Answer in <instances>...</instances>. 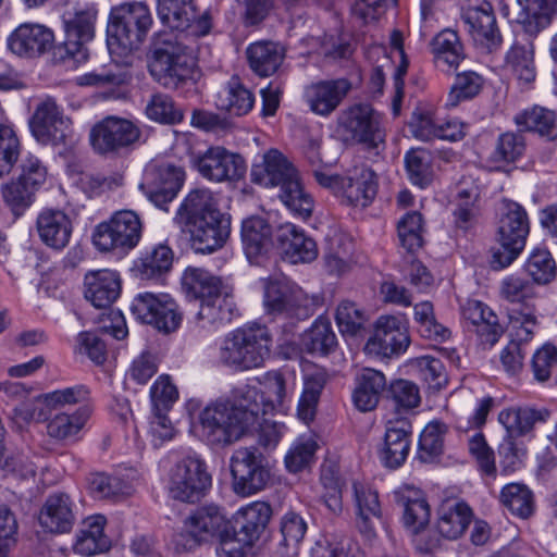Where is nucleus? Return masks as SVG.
<instances>
[{
    "label": "nucleus",
    "instance_id": "nucleus-1",
    "mask_svg": "<svg viewBox=\"0 0 557 557\" xmlns=\"http://www.w3.org/2000/svg\"><path fill=\"white\" fill-rule=\"evenodd\" d=\"M261 384L263 389L252 385L234 388L201 410V434L209 444H233L255 428L261 416L285 405L288 386L282 372H267Z\"/></svg>",
    "mask_w": 557,
    "mask_h": 557
},
{
    "label": "nucleus",
    "instance_id": "nucleus-2",
    "mask_svg": "<svg viewBox=\"0 0 557 557\" xmlns=\"http://www.w3.org/2000/svg\"><path fill=\"white\" fill-rule=\"evenodd\" d=\"M175 219L189 233L196 252L211 253L223 247L228 238L230 219L221 212L218 199L208 188L189 191Z\"/></svg>",
    "mask_w": 557,
    "mask_h": 557
},
{
    "label": "nucleus",
    "instance_id": "nucleus-3",
    "mask_svg": "<svg viewBox=\"0 0 557 557\" xmlns=\"http://www.w3.org/2000/svg\"><path fill=\"white\" fill-rule=\"evenodd\" d=\"M148 69L153 79L168 89L195 81L197 63L189 49L173 33L158 34L150 47Z\"/></svg>",
    "mask_w": 557,
    "mask_h": 557
},
{
    "label": "nucleus",
    "instance_id": "nucleus-4",
    "mask_svg": "<svg viewBox=\"0 0 557 557\" xmlns=\"http://www.w3.org/2000/svg\"><path fill=\"white\" fill-rule=\"evenodd\" d=\"M182 284L188 296L200 301L198 319L209 324L231 322L234 315L233 286L201 268L184 271Z\"/></svg>",
    "mask_w": 557,
    "mask_h": 557
},
{
    "label": "nucleus",
    "instance_id": "nucleus-5",
    "mask_svg": "<svg viewBox=\"0 0 557 557\" xmlns=\"http://www.w3.org/2000/svg\"><path fill=\"white\" fill-rule=\"evenodd\" d=\"M273 336L265 325L246 324L225 336L219 359L235 371L252 370L264 366L271 356Z\"/></svg>",
    "mask_w": 557,
    "mask_h": 557
},
{
    "label": "nucleus",
    "instance_id": "nucleus-6",
    "mask_svg": "<svg viewBox=\"0 0 557 557\" xmlns=\"http://www.w3.org/2000/svg\"><path fill=\"white\" fill-rule=\"evenodd\" d=\"M151 25V13L143 2L122 3L112 8L107 26L110 51L126 54L137 49Z\"/></svg>",
    "mask_w": 557,
    "mask_h": 557
},
{
    "label": "nucleus",
    "instance_id": "nucleus-7",
    "mask_svg": "<svg viewBox=\"0 0 557 557\" xmlns=\"http://www.w3.org/2000/svg\"><path fill=\"white\" fill-rule=\"evenodd\" d=\"M529 233L525 209L516 201L504 200L497 228L499 247L492 252V269L499 271L509 267L523 251Z\"/></svg>",
    "mask_w": 557,
    "mask_h": 557
},
{
    "label": "nucleus",
    "instance_id": "nucleus-8",
    "mask_svg": "<svg viewBox=\"0 0 557 557\" xmlns=\"http://www.w3.org/2000/svg\"><path fill=\"white\" fill-rule=\"evenodd\" d=\"M314 177L319 185L329 188L341 203L354 208L369 207L379 191V177L367 166L355 168L346 175L314 171Z\"/></svg>",
    "mask_w": 557,
    "mask_h": 557
},
{
    "label": "nucleus",
    "instance_id": "nucleus-9",
    "mask_svg": "<svg viewBox=\"0 0 557 557\" xmlns=\"http://www.w3.org/2000/svg\"><path fill=\"white\" fill-rule=\"evenodd\" d=\"M144 223L134 210L115 211L107 221L96 225L92 244L101 252L125 255L139 244Z\"/></svg>",
    "mask_w": 557,
    "mask_h": 557
},
{
    "label": "nucleus",
    "instance_id": "nucleus-10",
    "mask_svg": "<svg viewBox=\"0 0 557 557\" xmlns=\"http://www.w3.org/2000/svg\"><path fill=\"white\" fill-rule=\"evenodd\" d=\"M230 522L221 508L214 505L202 506L193 510L184 520L183 530L176 537V547L191 550L202 543L219 537L223 550L232 536Z\"/></svg>",
    "mask_w": 557,
    "mask_h": 557
},
{
    "label": "nucleus",
    "instance_id": "nucleus-11",
    "mask_svg": "<svg viewBox=\"0 0 557 557\" xmlns=\"http://www.w3.org/2000/svg\"><path fill=\"white\" fill-rule=\"evenodd\" d=\"M212 485L206 462L197 456L180 459L169 472L168 490L173 499L197 503Z\"/></svg>",
    "mask_w": 557,
    "mask_h": 557
},
{
    "label": "nucleus",
    "instance_id": "nucleus-12",
    "mask_svg": "<svg viewBox=\"0 0 557 557\" xmlns=\"http://www.w3.org/2000/svg\"><path fill=\"white\" fill-rule=\"evenodd\" d=\"M89 139L94 150L102 156H116L145 141L136 123L117 116H107L95 124Z\"/></svg>",
    "mask_w": 557,
    "mask_h": 557
},
{
    "label": "nucleus",
    "instance_id": "nucleus-13",
    "mask_svg": "<svg viewBox=\"0 0 557 557\" xmlns=\"http://www.w3.org/2000/svg\"><path fill=\"white\" fill-rule=\"evenodd\" d=\"M97 15L98 11L92 5L78 7L63 14L65 40L58 48L64 52L60 54L61 61L71 60L75 64L87 61L89 51L86 45L95 36Z\"/></svg>",
    "mask_w": 557,
    "mask_h": 557
},
{
    "label": "nucleus",
    "instance_id": "nucleus-14",
    "mask_svg": "<svg viewBox=\"0 0 557 557\" xmlns=\"http://www.w3.org/2000/svg\"><path fill=\"white\" fill-rule=\"evenodd\" d=\"M233 491L247 497L263 491L271 470L264 456L255 447H240L231 457Z\"/></svg>",
    "mask_w": 557,
    "mask_h": 557
},
{
    "label": "nucleus",
    "instance_id": "nucleus-15",
    "mask_svg": "<svg viewBox=\"0 0 557 557\" xmlns=\"http://www.w3.org/2000/svg\"><path fill=\"white\" fill-rule=\"evenodd\" d=\"M33 136L41 145L69 147L76 141L70 117L51 98L40 102L29 121Z\"/></svg>",
    "mask_w": 557,
    "mask_h": 557
},
{
    "label": "nucleus",
    "instance_id": "nucleus-16",
    "mask_svg": "<svg viewBox=\"0 0 557 557\" xmlns=\"http://www.w3.org/2000/svg\"><path fill=\"white\" fill-rule=\"evenodd\" d=\"M263 305L270 315L305 320L313 314L315 300L301 288L275 280L264 285Z\"/></svg>",
    "mask_w": 557,
    "mask_h": 557
},
{
    "label": "nucleus",
    "instance_id": "nucleus-17",
    "mask_svg": "<svg viewBox=\"0 0 557 557\" xmlns=\"http://www.w3.org/2000/svg\"><path fill=\"white\" fill-rule=\"evenodd\" d=\"M193 164L203 178L214 183L238 182L247 172L245 159L222 146L208 148L194 158Z\"/></svg>",
    "mask_w": 557,
    "mask_h": 557
},
{
    "label": "nucleus",
    "instance_id": "nucleus-18",
    "mask_svg": "<svg viewBox=\"0 0 557 557\" xmlns=\"http://www.w3.org/2000/svg\"><path fill=\"white\" fill-rule=\"evenodd\" d=\"M131 310L136 319L163 333L174 332L182 322L178 307L168 294L140 293L134 298Z\"/></svg>",
    "mask_w": 557,
    "mask_h": 557
},
{
    "label": "nucleus",
    "instance_id": "nucleus-19",
    "mask_svg": "<svg viewBox=\"0 0 557 557\" xmlns=\"http://www.w3.org/2000/svg\"><path fill=\"white\" fill-rule=\"evenodd\" d=\"M461 20L474 45L484 52L498 50L503 42L493 7L484 0H475L462 8Z\"/></svg>",
    "mask_w": 557,
    "mask_h": 557
},
{
    "label": "nucleus",
    "instance_id": "nucleus-20",
    "mask_svg": "<svg viewBox=\"0 0 557 557\" xmlns=\"http://www.w3.org/2000/svg\"><path fill=\"white\" fill-rule=\"evenodd\" d=\"M380 113L371 104L356 103L341 112L338 125L352 140L374 149L379 144L376 135L380 132Z\"/></svg>",
    "mask_w": 557,
    "mask_h": 557
},
{
    "label": "nucleus",
    "instance_id": "nucleus-21",
    "mask_svg": "<svg viewBox=\"0 0 557 557\" xmlns=\"http://www.w3.org/2000/svg\"><path fill=\"white\" fill-rule=\"evenodd\" d=\"M273 236L276 248L290 263H309L318 257V246L314 239L293 223L280 224Z\"/></svg>",
    "mask_w": 557,
    "mask_h": 557
},
{
    "label": "nucleus",
    "instance_id": "nucleus-22",
    "mask_svg": "<svg viewBox=\"0 0 557 557\" xmlns=\"http://www.w3.org/2000/svg\"><path fill=\"white\" fill-rule=\"evenodd\" d=\"M54 45L53 32L41 24L24 23L8 38L9 50L22 58H38L50 51Z\"/></svg>",
    "mask_w": 557,
    "mask_h": 557
},
{
    "label": "nucleus",
    "instance_id": "nucleus-23",
    "mask_svg": "<svg viewBox=\"0 0 557 557\" xmlns=\"http://www.w3.org/2000/svg\"><path fill=\"white\" fill-rule=\"evenodd\" d=\"M461 318L465 326L475 332L482 345L492 347L503 335L497 314L483 301L468 299L461 306Z\"/></svg>",
    "mask_w": 557,
    "mask_h": 557
},
{
    "label": "nucleus",
    "instance_id": "nucleus-24",
    "mask_svg": "<svg viewBox=\"0 0 557 557\" xmlns=\"http://www.w3.org/2000/svg\"><path fill=\"white\" fill-rule=\"evenodd\" d=\"M75 508L76 505L67 493H51L39 511V524L49 533H70L76 520Z\"/></svg>",
    "mask_w": 557,
    "mask_h": 557
},
{
    "label": "nucleus",
    "instance_id": "nucleus-25",
    "mask_svg": "<svg viewBox=\"0 0 557 557\" xmlns=\"http://www.w3.org/2000/svg\"><path fill=\"white\" fill-rule=\"evenodd\" d=\"M351 89L347 78L312 83L305 88L304 98L310 110L322 116L334 112Z\"/></svg>",
    "mask_w": 557,
    "mask_h": 557
},
{
    "label": "nucleus",
    "instance_id": "nucleus-26",
    "mask_svg": "<svg viewBox=\"0 0 557 557\" xmlns=\"http://www.w3.org/2000/svg\"><path fill=\"white\" fill-rule=\"evenodd\" d=\"M91 413L92 408L89 405H83L72 413L58 412L46 420V434L58 444L77 443L82 438L83 430Z\"/></svg>",
    "mask_w": 557,
    "mask_h": 557
},
{
    "label": "nucleus",
    "instance_id": "nucleus-27",
    "mask_svg": "<svg viewBox=\"0 0 557 557\" xmlns=\"http://www.w3.org/2000/svg\"><path fill=\"white\" fill-rule=\"evenodd\" d=\"M394 498L403 508V522L408 530L417 534L429 525L431 508L423 491L405 485L394 492Z\"/></svg>",
    "mask_w": 557,
    "mask_h": 557
},
{
    "label": "nucleus",
    "instance_id": "nucleus-28",
    "mask_svg": "<svg viewBox=\"0 0 557 557\" xmlns=\"http://www.w3.org/2000/svg\"><path fill=\"white\" fill-rule=\"evenodd\" d=\"M298 176L296 168L277 149H270L263 156L261 165H255L251 170L253 183L269 186L284 187L289 181Z\"/></svg>",
    "mask_w": 557,
    "mask_h": 557
},
{
    "label": "nucleus",
    "instance_id": "nucleus-29",
    "mask_svg": "<svg viewBox=\"0 0 557 557\" xmlns=\"http://www.w3.org/2000/svg\"><path fill=\"white\" fill-rule=\"evenodd\" d=\"M550 410L533 406H516L503 409L498 413V422L511 436L530 435L537 425L544 424L550 418Z\"/></svg>",
    "mask_w": 557,
    "mask_h": 557
},
{
    "label": "nucleus",
    "instance_id": "nucleus-30",
    "mask_svg": "<svg viewBox=\"0 0 557 557\" xmlns=\"http://www.w3.org/2000/svg\"><path fill=\"white\" fill-rule=\"evenodd\" d=\"M36 227L41 242L55 250L69 245L73 232L70 216L59 209H44L37 216Z\"/></svg>",
    "mask_w": 557,
    "mask_h": 557
},
{
    "label": "nucleus",
    "instance_id": "nucleus-31",
    "mask_svg": "<svg viewBox=\"0 0 557 557\" xmlns=\"http://www.w3.org/2000/svg\"><path fill=\"white\" fill-rule=\"evenodd\" d=\"M84 285L85 298L96 308L110 307L121 293V278L113 270L88 272L84 278Z\"/></svg>",
    "mask_w": 557,
    "mask_h": 557
},
{
    "label": "nucleus",
    "instance_id": "nucleus-32",
    "mask_svg": "<svg viewBox=\"0 0 557 557\" xmlns=\"http://www.w3.org/2000/svg\"><path fill=\"white\" fill-rule=\"evenodd\" d=\"M272 509L264 502H253L239 509L235 517L236 529L234 533L239 536L238 541L251 546L264 532Z\"/></svg>",
    "mask_w": 557,
    "mask_h": 557
},
{
    "label": "nucleus",
    "instance_id": "nucleus-33",
    "mask_svg": "<svg viewBox=\"0 0 557 557\" xmlns=\"http://www.w3.org/2000/svg\"><path fill=\"white\" fill-rule=\"evenodd\" d=\"M436 69L450 73L466 59L465 47L457 32L446 28L436 34L430 42Z\"/></svg>",
    "mask_w": 557,
    "mask_h": 557
},
{
    "label": "nucleus",
    "instance_id": "nucleus-34",
    "mask_svg": "<svg viewBox=\"0 0 557 557\" xmlns=\"http://www.w3.org/2000/svg\"><path fill=\"white\" fill-rule=\"evenodd\" d=\"M473 518L470 506L456 499L444 500L437 509L436 530L447 540L459 539Z\"/></svg>",
    "mask_w": 557,
    "mask_h": 557
},
{
    "label": "nucleus",
    "instance_id": "nucleus-35",
    "mask_svg": "<svg viewBox=\"0 0 557 557\" xmlns=\"http://www.w3.org/2000/svg\"><path fill=\"white\" fill-rule=\"evenodd\" d=\"M354 491L358 507L359 531L366 540L372 541L377 537L375 524L382 521L380 493L359 483H354Z\"/></svg>",
    "mask_w": 557,
    "mask_h": 557
},
{
    "label": "nucleus",
    "instance_id": "nucleus-36",
    "mask_svg": "<svg viewBox=\"0 0 557 557\" xmlns=\"http://www.w3.org/2000/svg\"><path fill=\"white\" fill-rule=\"evenodd\" d=\"M107 518L103 515H92L85 518L76 534L73 550L82 556H94L109 550L110 539L104 534Z\"/></svg>",
    "mask_w": 557,
    "mask_h": 557
},
{
    "label": "nucleus",
    "instance_id": "nucleus-37",
    "mask_svg": "<svg viewBox=\"0 0 557 557\" xmlns=\"http://www.w3.org/2000/svg\"><path fill=\"white\" fill-rule=\"evenodd\" d=\"M411 423L406 418L385 424V467L396 469L408 457L410 450Z\"/></svg>",
    "mask_w": 557,
    "mask_h": 557
},
{
    "label": "nucleus",
    "instance_id": "nucleus-38",
    "mask_svg": "<svg viewBox=\"0 0 557 557\" xmlns=\"http://www.w3.org/2000/svg\"><path fill=\"white\" fill-rule=\"evenodd\" d=\"M173 251L164 244L145 250L134 261L132 272L139 280H156L168 273L173 264Z\"/></svg>",
    "mask_w": 557,
    "mask_h": 557
},
{
    "label": "nucleus",
    "instance_id": "nucleus-39",
    "mask_svg": "<svg viewBox=\"0 0 557 557\" xmlns=\"http://www.w3.org/2000/svg\"><path fill=\"white\" fill-rule=\"evenodd\" d=\"M246 54L252 72L261 77H268L283 63L285 50L273 41H257L248 46Z\"/></svg>",
    "mask_w": 557,
    "mask_h": 557
},
{
    "label": "nucleus",
    "instance_id": "nucleus-40",
    "mask_svg": "<svg viewBox=\"0 0 557 557\" xmlns=\"http://www.w3.org/2000/svg\"><path fill=\"white\" fill-rule=\"evenodd\" d=\"M307 530L308 525L302 516L295 511L286 512L280 522L276 554L281 557H297Z\"/></svg>",
    "mask_w": 557,
    "mask_h": 557
},
{
    "label": "nucleus",
    "instance_id": "nucleus-41",
    "mask_svg": "<svg viewBox=\"0 0 557 557\" xmlns=\"http://www.w3.org/2000/svg\"><path fill=\"white\" fill-rule=\"evenodd\" d=\"M539 311L534 304H524L508 310V330L512 342L530 343L539 326Z\"/></svg>",
    "mask_w": 557,
    "mask_h": 557
},
{
    "label": "nucleus",
    "instance_id": "nucleus-42",
    "mask_svg": "<svg viewBox=\"0 0 557 557\" xmlns=\"http://www.w3.org/2000/svg\"><path fill=\"white\" fill-rule=\"evenodd\" d=\"M411 345L409 321L405 313L385 315V360L404 356Z\"/></svg>",
    "mask_w": 557,
    "mask_h": 557
},
{
    "label": "nucleus",
    "instance_id": "nucleus-43",
    "mask_svg": "<svg viewBox=\"0 0 557 557\" xmlns=\"http://www.w3.org/2000/svg\"><path fill=\"white\" fill-rule=\"evenodd\" d=\"M506 65L521 82L530 84L535 79L534 47L529 38L515 40L506 53Z\"/></svg>",
    "mask_w": 557,
    "mask_h": 557
},
{
    "label": "nucleus",
    "instance_id": "nucleus-44",
    "mask_svg": "<svg viewBox=\"0 0 557 557\" xmlns=\"http://www.w3.org/2000/svg\"><path fill=\"white\" fill-rule=\"evenodd\" d=\"M255 103L253 94L246 88L237 76H233L218 95L216 106L230 114H247Z\"/></svg>",
    "mask_w": 557,
    "mask_h": 557
},
{
    "label": "nucleus",
    "instance_id": "nucleus-45",
    "mask_svg": "<svg viewBox=\"0 0 557 557\" xmlns=\"http://www.w3.org/2000/svg\"><path fill=\"white\" fill-rule=\"evenodd\" d=\"M382 389L383 374L370 368L363 369L352 395L356 407L364 412L373 410L379 405Z\"/></svg>",
    "mask_w": 557,
    "mask_h": 557
},
{
    "label": "nucleus",
    "instance_id": "nucleus-46",
    "mask_svg": "<svg viewBox=\"0 0 557 557\" xmlns=\"http://www.w3.org/2000/svg\"><path fill=\"white\" fill-rule=\"evenodd\" d=\"M272 228L260 216H251L243 221L242 240L248 258L260 256L269 246Z\"/></svg>",
    "mask_w": 557,
    "mask_h": 557
},
{
    "label": "nucleus",
    "instance_id": "nucleus-47",
    "mask_svg": "<svg viewBox=\"0 0 557 557\" xmlns=\"http://www.w3.org/2000/svg\"><path fill=\"white\" fill-rule=\"evenodd\" d=\"M336 336L331 322L326 318H318L301 337V346L312 355L325 356L336 346Z\"/></svg>",
    "mask_w": 557,
    "mask_h": 557
},
{
    "label": "nucleus",
    "instance_id": "nucleus-48",
    "mask_svg": "<svg viewBox=\"0 0 557 557\" xmlns=\"http://www.w3.org/2000/svg\"><path fill=\"white\" fill-rule=\"evenodd\" d=\"M158 14L170 28L185 30L196 18V9L191 0H158Z\"/></svg>",
    "mask_w": 557,
    "mask_h": 557
},
{
    "label": "nucleus",
    "instance_id": "nucleus-49",
    "mask_svg": "<svg viewBox=\"0 0 557 557\" xmlns=\"http://www.w3.org/2000/svg\"><path fill=\"white\" fill-rule=\"evenodd\" d=\"M515 123L524 131L539 133L541 136H557L556 114L543 107H533L515 116Z\"/></svg>",
    "mask_w": 557,
    "mask_h": 557
},
{
    "label": "nucleus",
    "instance_id": "nucleus-50",
    "mask_svg": "<svg viewBox=\"0 0 557 557\" xmlns=\"http://www.w3.org/2000/svg\"><path fill=\"white\" fill-rule=\"evenodd\" d=\"M389 46L393 52H395L399 62L396 65L393 74L394 84V96L392 99V111L394 116H398L401 109V102L404 98V77L407 75L409 60L404 50V34L399 29H394L389 35Z\"/></svg>",
    "mask_w": 557,
    "mask_h": 557
},
{
    "label": "nucleus",
    "instance_id": "nucleus-51",
    "mask_svg": "<svg viewBox=\"0 0 557 557\" xmlns=\"http://www.w3.org/2000/svg\"><path fill=\"white\" fill-rule=\"evenodd\" d=\"M533 380L542 385H552L557 379V347L545 343L539 347L530 360Z\"/></svg>",
    "mask_w": 557,
    "mask_h": 557
},
{
    "label": "nucleus",
    "instance_id": "nucleus-52",
    "mask_svg": "<svg viewBox=\"0 0 557 557\" xmlns=\"http://www.w3.org/2000/svg\"><path fill=\"white\" fill-rule=\"evenodd\" d=\"M400 246L409 253H414L424 244V220L420 212H407L397 223Z\"/></svg>",
    "mask_w": 557,
    "mask_h": 557
},
{
    "label": "nucleus",
    "instance_id": "nucleus-53",
    "mask_svg": "<svg viewBox=\"0 0 557 557\" xmlns=\"http://www.w3.org/2000/svg\"><path fill=\"white\" fill-rule=\"evenodd\" d=\"M524 270L532 278L533 284L546 285L557 274L556 262L548 249L537 247L532 250L524 263Z\"/></svg>",
    "mask_w": 557,
    "mask_h": 557
},
{
    "label": "nucleus",
    "instance_id": "nucleus-54",
    "mask_svg": "<svg viewBox=\"0 0 557 557\" xmlns=\"http://www.w3.org/2000/svg\"><path fill=\"white\" fill-rule=\"evenodd\" d=\"M413 369L418 376L428 383L430 388L442 389L448 383L446 369L443 362L432 356H421L409 359L406 364Z\"/></svg>",
    "mask_w": 557,
    "mask_h": 557
},
{
    "label": "nucleus",
    "instance_id": "nucleus-55",
    "mask_svg": "<svg viewBox=\"0 0 557 557\" xmlns=\"http://www.w3.org/2000/svg\"><path fill=\"white\" fill-rule=\"evenodd\" d=\"M37 191L16 177L10 180L1 187L4 203L16 216L22 215L35 201Z\"/></svg>",
    "mask_w": 557,
    "mask_h": 557
},
{
    "label": "nucleus",
    "instance_id": "nucleus-56",
    "mask_svg": "<svg viewBox=\"0 0 557 557\" xmlns=\"http://www.w3.org/2000/svg\"><path fill=\"white\" fill-rule=\"evenodd\" d=\"M320 481L325 490L322 495L327 509L338 515L342 512V481L338 467L333 462H325L321 467Z\"/></svg>",
    "mask_w": 557,
    "mask_h": 557
},
{
    "label": "nucleus",
    "instance_id": "nucleus-57",
    "mask_svg": "<svg viewBox=\"0 0 557 557\" xmlns=\"http://www.w3.org/2000/svg\"><path fill=\"white\" fill-rule=\"evenodd\" d=\"M483 84V77L474 71L458 73L447 96L446 106L457 107L461 101L474 98Z\"/></svg>",
    "mask_w": 557,
    "mask_h": 557
},
{
    "label": "nucleus",
    "instance_id": "nucleus-58",
    "mask_svg": "<svg viewBox=\"0 0 557 557\" xmlns=\"http://www.w3.org/2000/svg\"><path fill=\"white\" fill-rule=\"evenodd\" d=\"M280 198L294 214L304 219L311 215L313 200L311 196L305 191L299 175L281 188Z\"/></svg>",
    "mask_w": 557,
    "mask_h": 557
},
{
    "label": "nucleus",
    "instance_id": "nucleus-59",
    "mask_svg": "<svg viewBox=\"0 0 557 557\" xmlns=\"http://www.w3.org/2000/svg\"><path fill=\"white\" fill-rule=\"evenodd\" d=\"M500 500L511 513L520 518H528L533 512V495L523 484L505 485L500 492Z\"/></svg>",
    "mask_w": 557,
    "mask_h": 557
},
{
    "label": "nucleus",
    "instance_id": "nucleus-60",
    "mask_svg": "<svg viewBox=\"0 0 557 557\" xmlns=\"http://www.w3.org/2000/svg\"><path fill=\"white\" fill-rule=\"evenodd\" d=\"M478 196V193L472 189L458 191L453 211L454 224L457 228L467 232L475 225L479 215Z\"/></svg>",
    "mask_w": 557,
    "mask_h": 557
},
{
    "label": "nucleus",
    "instance_id": "nucleus-61",
    "mask_svg": "<svg viewBox=\"0 0 557 557\" xmlns=\"http://www.w3.org/2000/svg\"><path fill=\"white\" fill-rule=\"evenodd\" d=\"M90 493L99 499H119L128 494L127 483L117 476L103 472L91 473L88 478Z\"/></svg>",
    "mask_w": 557,
    "mask_h": 557
},
{
    "label": "nucleus",
    "instance_id": "nucleus-62",
    "mask_svg": "<svg viewBox=\"0 0 557 557\" xmlns=\"http://www.w3.org/2000/svg\"><path fill=\"white\" fill-rule=\"evenodd\" d=\"M147 116L162 124H177L183 121V111L177 108L173 99L165 94H154L146 107Z\"/></svg>",
    "mask_w": 557,
    "mask_h": 557
},
{
    "label": "nucleus",
    "instance_id": "nucleus-63",
    "mask_svg": "<svg viewBox=\"0 0 557 557\" xmlns=\"http://www.w3.org/2000/svg\"><path fill=\"white\" fill-rule=\"evenodd\" d=\"M525 151V139L520 133H502L495 143L491 158L495 162L512 163L520 159Z\"/></svg>",
    "mask_w": 557,
    "mask_h": 557
},
{
    "label": "nucleus",
    "instance_id": "nucleus-64",
    "mask_svg": "<svg viewBox=\"0 0 557 557\" xmlns=\"http://www.w3.org/2000/svg\"><path fill=\"white\" fill-rule=\"evenodd\" d=\"M499 295L503 299L518 306L531 304L530 300L535 296L534 284L518 274H510L502 280Z\"/></svg>",
    "mask_w": 557,
    "mask_h": 557
}]
</instances>
